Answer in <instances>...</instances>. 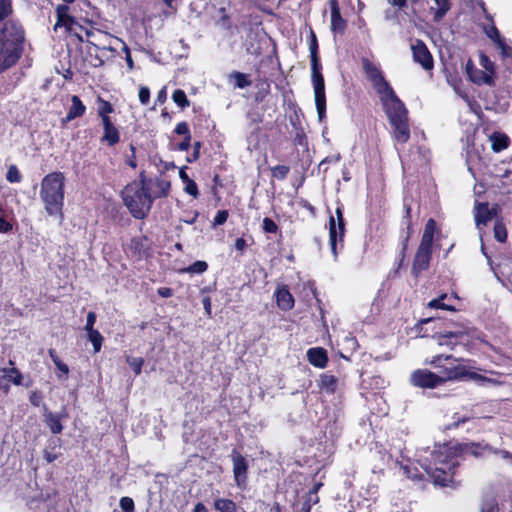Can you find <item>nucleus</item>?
<instances>
[{
    "label": "nucleus",
    "mask_w": 512,
    "mask_h": 512,
    "mask_svg": "<svg viewBox=\"0 0 512 512\" xmlns=\"http://www.w3.org/2000/svg\"><path fill=\"white\" fill-rule=\"evenodd\" d=\"M486 451L492 452V448L479 443L435 445L431 451L423 450L425 455L420 454L418 461L435 484L445 487L453 483L455 469L458 466V457L462 453L478 457L485 455ZM493 452L512 465V454L508 451L493 450Z\"/></svg>",
    "instance_id": "1"
},
{
    "label": "nucleus",
    "mask_w": 512,
    "mask_h": 512,
    "mask_svg": "<svg viewBox=\"0 0 512 512\" xmlns=\"http://www.w3.org/2000/svg\"><path fill=\"white\" fill-rule=\"evenodd\" d=\"M479 378L480 375L471 371L470 366L459 363L444 367L439 374L425 369L416 370L411 374L410 380L414 386L433 389L447 381Z\"/></svg>",
    "instance_id": "2"
},
{
    "label": "nucleus",
    "mask_w": 512,
    "mask_h": 512,
    "mask_svg": "<svg viewBox=\"0 0 512 512\" xmlns=\"http://www.w3.org/2000/svg\"><path fill=\"white\" fill-rule=\"evenodd\" d=\"M392 127L393 137L398 143H406L410 138L408 111L391 88L378 95Z\"/></svg>",
    "instance_id": "3"
},
{
    "label": "nucleus",
    "mask_w": 512,
    "mask_h": 512,
    "mask_svg": "<svg viewBox=\"0 0 512 512\" xmlns=\"http://www.w3.org/2000/svg\"><path fill=\"white\" fill-rule=\"evenodd\" d=\"M65 175L62 172H51L44 176L40 184V198L49 216L63 219Z\"/></svg>",
    "instance_id": "4"
},
{
    "label": "nucleus",
    "mask_w": 512,
    "mask_h": 512,
    "mask_svg": "<svg viewBox=\"0 0 512 512\" xmlns=\"http://www.w3.org/2000/svg\"><path fill=\"white\" fill-rule=\"evenodd\" d=\"M23 41V29L16 23H6L0 29V72L14 65L19 59Z\"/></svg>",
    "instance_id": "5"
},
{
    "label": "nucleus",
    "mask_w": 512,
    "mask_h": 512,
    "mask_svg": "<svg viewBox=\"0 0 512 512\" xmlns=\"http://www.w3.org/2000/svg\"><path fill=\"white\" fill-rule=\"evenodd\" d=\"M121 196L134 218L143 219L149 213L152 206L151 199L140 180L126 185Z\"/></svg>",
    "instance_id": "6"
},
{
    "label": "nucleus",
    "mask_w": 512,
    "mask_h": 512,
    "mask_svg": "<svg viewBox=\"0 0 512 512\" xmlns=\"http://www.w3.org/2000/svg\"><path fill=\"white\" fill-rule=\"evenodd\" d=\"M311 70L315 105L319 120L322 121L326 113V96L324 78L317 55H311Z\"/></svg>",
    "instance_id": "7"
},
{
    "label": "nucleus",
    "mask_w": 512,
    "mask_h": 512,
    "mask_svg": "<svg viewBox=\"0 0 512 512\" xmlns=\"http://www.w3.org/2000/svg\"><path fill=\"white\" fill-rule=\"evenodd\" d=\"M336 217L331 216L329 220V243L331 247L334 259H337V246L338 243L342 246L344 234H345V223L342 214V210L338 207L335 211Z\"/></svg>",
    "instance_id": "8"
},
{
    "label": "nucleus",
    "mask_w": 512,
    "mask_h": 512,
    "mask_svg": "<svg viewBox=\"0 0 512 512\" xmlns=\"http://www.w3.org/2000/svg\"><path fill=\"white\" fill-rule=\"evenodd\" d=\"M362 65L368 80L372 83V86L378 95L392 88L385 80L383 73L377 64L373 63L369 59H363Z\"/></svg>",
    "instance_id": "9"
},
{
    "label": "nucleus",
    "mask_w": 512,
    "mask_h": 512,
    "mask_svg": "<svg viewBox=\"0 0 512 512\" xmlns=\"http://www.w3.org/2000/svg\"><path fill=\"white\" fill-rule=\"evenodd\" d=\"M140 182L147 194H149L151 203L154 199L166 197L170 190V181L165 178H150L146 179L142 174L140 176Z\"/></svg>",
    "instance_id": "10"
},
{
    "label": "nucleus",
    "mask_w": 512,
    "mask_h": 512,
    "mask_svg": "<svg viewBox=\"0 0 512 512\" xmlns=\"http://www.w3.org/2000/svg\"><path fill=\"white\" fill-rule=\"evenodd\" d=\"M470 329L468 327H461L455 330L446 331L437 336L439 345H457L468 341Z\"/></svg>",
    "instance_id": "11"
},
{
    "label": "nucleus",
    "mask_w": 512,
    "mask_h": 512,
    "mask_svg": "<svg viewBox=\"0 0 512 512\" xmlns=\"http://www.w3.org/2000/svg\"><path fill=\"white\" fill-rule=\"evenodd\" d=\"M231 457L236 485L240 488H244L247 483V461L240 453L236 452L235 450L233 451Z\"/></svg>",
    "instance_id": "12"
},
{
    "label": "nucleus",
    "mask_w": 512,
    "mask_h": 512,
    "mask_svg": "<svg viewBox=\"0 0 512 512\" xmlns=\"http://www.w3.org/2000/svg\"><path fill=\"white\" fill-rule=\"evenodd\" d=\"M411 50L415 62L419 63L425 70L433 68V57L422 41L416 40L412 44Z\"/></svg>",
    "instance_id": "13"
},
{
    "label": "nucleus",
    "mask_w": 512,
    "mask_h": 512,
    "mask_svg": "<svg viewBox=\"0 0 512 512\" xmlns=\"http://www.w3.org/2000/svg\"><path fill=\"white\" fill-rule=\"evenodd\" d=\"M432 254V247L420 244L412 266V273L414 276H418L422 271L428 269Z\"/></svg>",
    "instance_id": "14"
},
{
    "label": "nucleus",
    "mask_w": 512,
    "mask_h": 512,
    "mask_svg": "<svg viewBox=\"0 0 512 512\" xmlns=\"http://www.w3.org/2000/svg\"><path fill=\"white\" fill-rule=\"evenodd\" d=\"M466 73L469 79L477 84V85H493L494 80L491 78L490 74L484 72L483 69L477 68L471 61H468L466 64Z\"/></svg>",
    "instance_id": "15"
},
{
    "label": "nucleus",
    "mask_w": 512,
    "mask_h": 512,
    "mask_svg": "<svg viewBox=\"0 0 512 512\" xmlns=\"http://www.w3.org/2000/svg\"><path fill=\"white\" fill-rule=\"evenodd\" d=\"M0 388L8 390L10 383L20 385L22 380L21 373L15 368H4L0 371Z\"/></svg>",
    "instance_id": "16"
},
{
    "label": "nucleus",
    "mask_w": 512,
    "mask_h": 512,
    "mask_svg": "<svg viewBox=\"0 0 512 512\" xmlns=\"http://www.w3.org/2000/svg\"><path fill=\"white\" fill-rule=\"evenodd\" d=\"M57 22L54 29L65 27L67 31L73 30L74 19L69 15V7L67 5H58L56 8Z\"/></svg>",
    "instance_id": "17"
},
{
    "label": "nucleus",
    "mask_w": 512,
    "mask_h": 512,
    "mask_svg": "<svg viewBox=\"0 0 512 512\" xmlns=\"http://www.w3.org/2000/svg\"><path fill=\"white\" fill-rule=\"evenodd\" d=\"M275 297L277 306L283 310L288 311L291 310L294 306V298L289 292L288 288L285 286L279 287L275 291Z\"/></svg>",
    "instance_id": "18"
},
{
    "label": "nucleus",
    "mask_w": 512,
    "mask_h": 512,
    "mask_svg": "<svg viewBox=\"0 0 512 512\" xmlns=\"http://www.w3.org/2000/svg\"><path fill=\"white\" fill-rule=\"evenodd\" d=\"M307 357L308 361L318 368H324L328 361L326 350L323 348H310Z\"/></svg>",
    "instance_id": "19"
},
{
    "label": "nucleus",
    "mask_w": 512,
    "mask_h": 512,
    "mask_svg": "<svg viewBox=\"0 0 512 512\" xmlns=\"http://www.w3.org/2000/svg\"><path fill=\"white\" fill-rule=\"evenodd\" d=\"M339 385V379L332 374L324 373L320 376L319 387L328 394H333L338 391Z\"/></svg>",
    "instance_id": "20"
},
{
    "label": "nucleus",
    "mask_w": 512,
    "mask_h": 512,
    "mask_svg": "<svg viewBox=\"0 0 512 512\" xmlns=\"http://www.w3.org/2000/svg\"><path fill=\"white\" fill-rule=\"evenodd\" d=\"M65 416H66L65 414L53 413V412L48 411L45 408V411H44L45 422L53 434H59L62 432L63 426L61 424V420Z\"/></svg>",
    "instance_id": "21"
},
{
    "label": "nucleus",
    "mask_w": 512,
    "mask_h": 512,
    "mask_svg": "<svg viewBox=\"0 0 512 512\" xmlns=\"http://www.w3.org/2000/svg\"><path fill=\"white\" fill-rule=\"evenodd\" d=\"M433 5L430 6L433 12V20L440 22L451 8L450 0H431Z\"/></svg>",
    "instance_id": "22"
},
{
    "label": "nucleus",
    "mask_w": 512,
    "mask_h": 512,
    "mask_svg": "<svg viewBox=\"0 0 512 512\" xmlns=\"http://www.w3.org/2000/svg\"><path fill=\"white\" fill-rule=\"evenodd\" d=\"M491 148L495 153H499L508 148L510 144L509 137L502 132H493L489 136Z\"/></svg>",
    "instance_id": "23"
},
{
    "label": "nucleus",
    "mask_w": 512,
    "mask_h": 512,
    "mask_svg": "<svg viewBox=\"0 0 512 512\" xmlns=\"http://www.w3.org/2000/svg\"><path fill=\"white\" fill-rule=\"evenodd\" d=\"M492 218V213L489 209L488 204L486 203H479L475 207V222L476 226L479 230H481V227L486 225L488 221H490Z\"/></svg>",
    "instance_id": "24"
},
{
    "label": "nucleus",
    "mask_w": 512,
    "mask_h": 512,
    "mask_svg": "<svg viewBox=\"0 0 512 512\" xmlns=\"http://www.w3.org/2000/svg\"><path fill=\"white\" fill-rule=\"evenodd\" d=\"M71 102L72 104L66 117L64 118V122H69L75 118L81 117L86 111V106L82 103L78 96L73 95L71 97Z\"/></svg>",
    "instance_id": "25"
},
{
    "label": "nucleus",
    "mask_w": 512,
    "mask_h": 512,
    "mask_svg": "<svg viewBox=\"0 0 512 512\" xmlns=\"http://www.w3.org/2000/svg\"><path fill=\"white\" fill-rule=\"evenodd\" d=\"M346 26L345 20L341 17L338 4L335 0L331 2V28L334 32H343Z\"/></svg>",
    "instance_id": "26"
},
{
    "label": "nucleus",
    "mask_w": 512,
    "mask_h": 512,
    "mask_svg": "<svg viewBox=\"0 0 512 512\" xmlns=\"http://www.w3.org/2000/svg\"><path fill=\"white\" fill-rule=\"evenodd\" d=\"M391 512H411L410 504L400 491L393 493L390 498Z\"/></svg>",
    "instance_id": "27"
},
{
    "label": "nucleus",
    "mask_w": 512,
    "mask_h": 512,
    "mask_svg": "<svg viewBox=\"0 0 512 512\" xmlns=\"http://www.w3.org/2000/svg\"><path fill=\"white\" fill-rule=\"evenodd\" d=\"M436 232V222L434 219H429L425 225L420 244L426 246H433L434 235Z\"/></svg>",
    "instance_id": "28"
},
{
    "label": "nucleus",
    "mask_w": 512,
    "mask_h": 512,
    "mask_svg": "<svg viewBox=\"0 0 512 512\" xmlns=\"http://www.w3.org/2000/svg\"><path fill=\"white\" fill-rule=\"evenodd\" d=\"M119 139V132L115 126L104 129L102 141L107 142L110 146H113L119 142Z\"/></svg>",
    "instance_id": "29"
},
{
    "label": "nucleus",
    "mask_w": 512,
    "mask_h": 512,
    "mask_svg": "<svg viewBox=\"0 0 512 512\" xmlns=\"http://www.w3.org/2000/svg\"><path fill=\"white\" fill-rule=\"evenodd\" d=\"M208 269V264L205 261H196L192 265L180 270L181 273L202 274Z\"/></svg>",
    "instance_id": "30"
},
{
    "label": "nucleus",
    "mask_w": 512,
    "mask_h": 512,
    "mask_svg": "<svg viewBox=\"0 0 512 512\" xmlns=\"http://www.w3.org/2000/svg\"><path fill=\"white\" fill-rule=\"evenodd\" d=\"M215 508L220 512H235L236 505L230 499L220 498L215 501Z\"/></svg>",
    "instance_id": "31"
},
{
    "label": "nucleus",
    "mask_w": 512,
    "mask_h": 512,
    "mask_svg": "<svg viewBox=\"0 0 512 512\" xmlns=\"http://www.w3.org/2000/svg\"><path fill=\"white\" fill-rule=\"evenodd\" d=\"M88 340L92 343L95 353L101 350L103 337L98 330H93L87 333Z\"/></svg>",
    "instance_id": "32"
},
{
    "label": "nucleus",
    "mask_w": 512,
    "mask_h": 512,
    "mask_svg": "<svg viewBox=\"0 0 512 512\" xmlns=\"http://www.w3.org/2000/svg\"><path fill=\"white\" fill-rule=\"evenodd\" d=\"M114 111V108L111 103L102 99L101 97L97 98V112L99 116H106L111 114Z\"/></svg>",
    "instance_id": "33"
},
{
    "label": "nucleus",
    "mask_w": 512,
    "mask_h": 512,
    "mask_svg": "<svg viewBox=\"0 0 512 512\" xmlns=\"http://www.w3.org/2000/svg\"><path fill=\"white\" fill-rule=\"evenodd\" d=\"M479 60H480V66L483 68L484 72L489 73L491 78L494 79V74H495L494 63L489 59L488 56H486L483 53L480 54Z\"/></svg>",
    "instance_id": "34"
},
{
    "label": "nucleus",
    "mask_w": 512,
    "mask_h": 512,
    "mask_svg": "<svg viewBox=\"0 0 512 512\" xmlns=\"http://www.w3.org/2000/svg\"><path fill=\"white\" fill-rule=\"evenodd\" d=\"M12 11L11 0H0V29L4 27L7 22H3Z\"/></svg>",
    "instance_id": "35"
},
{
    "label": "nucleus",
    "mask_w": 512,
    "mask_h": 512,
    "mask_svg": "<svg viewBox=\"0 0 512 512\" xmlns=\"http://www.w3.org/2000/svg\"><path fill=\"white\" fill-rule=\"evenodd\" d=\"M172 99L181 108H186L190 105L185 92L181 89H177L173 92Z\"/></svg>",
    "instance_id": "36"
},
{
    "label": "nucleus",
    "mask_w": 512,
    "mask_h": 512,
    "mask_svg": "<svg viewBox=\"0 0 512 512\" xmlns=\"http://www.w3.org/2000/svg\"><path fill=\"white\" fill-rule=\"evenodd\" d=\"M494 237L497 241L503 243L507 240V230L501 221H497L494 226Z\"/></svg>",
    "instance_id": "37"
},
{
    "label": "nucleus",
    "mask_w": 512,
    "mask_h": 512,
    "mask_svg": "<svg viewBox=\"0 0 512 512\" xmlns=\"http://www.w3.org/2000/svg\"><path fill=\"white\" fill-rule=\"evenodd\" d=\"M231 78L235 80V86L237 88L243 89L250 86L251 82L248 80L247 76L240 72H234L230 75Z\"/></svg>",
    "instance_id": "38"
},
{
    "label": "nucleus",
    "mask_w": 512,
    "mask_h": 512,
    "mask_svg": "<svg viewBox=\"0 0 512 512\" xmlns=\"http://www.w3.org/2000/svg\"><path fill=\"white\" fill-rule=\"evenodd\" d=\"M319 502V497L315 492H309L300 512H309L313 505Z\"/></svg>",
    "instance_id": "39"
},
{
    "label": "nucleus",
    "mask_w": 512,
    "mask_h": 512,
    "mask_svg": "<svg viewBox=\"0 0 512 512\" xmlns=\"http://www.w3.org/2000/svg\"><path fill=\"white\" fill-rule=\"evenodd\" d=\"M447 298L446 294L441 295L440 297L431 300L428 303L429 308L443 309V310H453V307L447 305L444 300Z\"/></svg>",
    "instance_id": "40"
},
{
    "label": "nucleus",
    "mask_w": 512,
    "mask_h": 512,
    "mask_svg": "<svg viewBox=\"0 0 512 512\" xmlns=\"http://www.w3.org/2000/svg\"><path fill=\"white\" fill-rule=\"evenodd\" d=\"M6 179L10 183H19L22 180V175L16 165L9 166Z\"/></svg>",
    "instance_id": "41"
},
{
    "label": "nucleus",
    "mask_w": 512,
    "mask_h": 512,
    "mask_svg": "<svg viewBox=\"0 0 512 512\" xmlns=\"http://www.w3.org/2000/svg\"><path fill=\"white\" fill-rule=\"evenodd\" d=\"M126 361L129 364V366L133 369L136 375H139L141 373L142 366L144 363L143 358L127 356Z\"/></svg>",
    "instance_id": "42"
},
{
    "label": "nucleus",
    "mask_w": 512,
    "mask_h": 512,
    "mask_svg": "<svg viewBox=\"0 0 512 512\" xmlns=\"http://www.w3.org/2000/svg\"><path fill=\"white\" fill-rule=\"evenodd\" d=\"M401 470L403 472V475H405L407 478H410L412 480L421 479V475L418 472L417 468H412V466L410 465H401Z\"/></svg>",
    "instance_id": "43"
},
{
    "label": "nucleus",
    "mask_w": 512,
    "mask_h": 512,
    "mask_svg": "<svg viewBox=\"0 0 512 512\" xmlns=\"http://www.w3.org/2000/svg\"><path fill=\"white\" fill-rule=\"evenodd\" d=\"M486 35L494 42L496 43L500 39H502V36L500 35L499 30L496 28V26L492 23L484 28Z\"/></svg>",
    "instance_id": "44"
},
{
    "label": "nucleus",
    "mask_w": 512,
    "mask_h": 512,
    "mask_svg": "<svg viewBox=\"0 0 512 512\" xmlns=\"http://www.w3.org/2000/svg\"><path fill=\"white\" fill-rule=\"evenodd\" d=\"M289 173V167L285 165H277L272 168L273 177L283 180L287 177Z\"/></svg>",
    "instance_id": "45"
},
{
    "label": "nucleus",
    "mask_w": 512,
    "mask_h": 512,
    "mask_svg": "<svg viewBox=\"0 0 512 512\" xmlns=\"http://www.w3.org/2000/svg\"><path fill=\"white\" fill-rule=\"evenodd\" d=\"M480 512H498V506L495 499L490 498L482 503Z\"/></svg>",
    "instance_id": "46"
},
{
    "label": "nucleus",
    "mask_w": 512,
    "mask_h": 512,
    "mask_svg": "<svg viewBox=\"0 0 512 512\" xmlns=\"http://www.w3.org/2000/svg\"><path fill=\"white\" fill-rule=\"evenodd\" d=\"M120 507L123 510V512H134V501L130 497H122L120 499Z\"/></svg>",
    "instance_id": "47"
},
{
    "label": "nucleus",
    "mask_w": 512,
    "mask_h": 512,
    "mask_svg": "<svg viewBox=\"0 0 512 512\" xmlns=\"http://www.w3.org/2000/svg\"><path fill=\"white\" fill-rule=\"evenodd\" d=\"M263 230L266 233H277L278 226L271 218L265 217L263 219Z\"/></svg>",
    "instance_id": "48"
},
{
    "label": "nucleus",
    "mask_w": 512,
    "mask_h": 512,
    "mask_svg": "<svg viewBox=\"0 0 512 512\" xmlns=\"http://www.w3.org/2000/svg\"><path fill=\"white\" fill-rule=\"evenodd\" d=\"M185 187H184V191L193 196L194 198H196L198 196V188H197V185L196 183L191 179L190 181L184 183Z\"/></svg>",
    "instance_id": "49"
},
{
    "label": "nucleus",
    "mask_w": 512,
    "mask_h": 512,
    "mask_svg": "<svg viewBox=\"0 0 512 512\" xmlns=\"http://www.w3.org/2000/svg\"><path fill=\"white\" fill-rule=\"evenodd\" d=\"M497 47L500 49L501 54L504 58L509 57L511 54V48L509 45H507L504 38L500 39L495 43Z\"/></svg>",
    "instance_id": "50"
},
{
    "label": "nucleus",
    "mask_w": 512,
    "mask_h": 512,
    "mask_svg": "<svg viewBox=\"0 0 512 512\" xmlns=\"http://www.w3.org/2000/svg\"><path fill=\"white\" fill-rule=\"evenodd\" d=\"M138 96H139V101L141 102V104H143V105L148 104L149 99H150L149 88L146 86H141L139 89Z\"/></svg>",
    "instance_id": "51"
},
{
    "label": "nucleus",
    "mask_w": 512,
    "mask_h": 512,
    "mask_svg": "<svg viewBox=\"0 0 512 512\" xmlns=\"http://www.w3.org/2000/svg\"><path fill=\"white\" fill-rule=\"evenodd\" d=\"M227 218H228V212L226 210H220L216 213V216L214 217L213 224L215 226L222 225L227 221Z\"/></svg>",
    "instance_id": "52"
},
{
    "label": "nucleus",
    "mask_w": 512,
    "mask_h": 512,
    "mask_svg": "<svg viewBox=\"0 0 512 512\" xmlns=\"http://www.w3.org/2000/svg\"><path fill=\"white\" fill-rule=\"evenodd\" d=\"M442 360L451 361L452 356L451 355H436V356L432 357V359L429 361V363L435 367H441Z\"/></svg>",
    "instance_id": "53"
},
{
    "label": "nucleus",
    "mask_w": 512,
    "mask_h": 512,
    "mask_svg": "<svg viewBox=\"0 0 512 512\" xmlns=\"http://www.w3.org/2000/svg\"><path fill=\"white\" fill-rule=\"evenodd\" d=\"M96 322V315L94 312H89L87 314V319H86V325H85V330L86 332H90V331H93L95 330L94 329V324Z\"/></svg>",
    "instance_id": "54"
},
{
    "label": "nucleus",
    "mask_w": 512,
    "mask_h": 512,
    "mask_svg": "<svg viewBox=\"0 0 512 512\" xmlns=\"http://www.w3.org/2000/svg\"><path fill=\"white\" fill-rule=\"evenodd\" d=\"M175 132L179 135H184V137L191 136L188 124L186 122L178 123L175 128Z\"/></svg>",
    "instance_id": "55"
},
{
    "label": "nucleus",
    "mask_w": 512,
    "mask_h": 512,
    "mask_svg": "<svg viewBox=\"0 0 512 512\" xmlns=\"http://www.w3.org/2000/svg\"><path fill=\"white\" fill-rule=\"evenodd\" d=\"M115 40H116L117 42H121V43L123 44V48H122V50H123V51L125 52V54H126L125 59H126L127 65H128V67H129V68H132V67H133V60H132V57H131V55H130V50H129L128 46H127L125 43H123V42H122L120 39H118V38H116Z\"/></svg>",
    "instance_id": "56"
},
{
    "label": "nucleus",
    "mask_w": 512,
    "mask_h": 512,
    "mask_svg": "<svg viewBox=\"0 0 512 512\" xmlns=\"http://www.w3.org/2000/svg\"><path fill=\"white\" fill-rule=\"evenodd\" d=\"M29 400L33 406L38 407L42 402V395L39 392L34 391L31 393Z\"/></svg>",
    "instance_id": "57"
},
{
    "label": "nucleus",
    "mask_w": 512,
    "mask_h": 512,
    "mask_svg": "<svg viewBox=\"0 0 512 512\" xmlns=\"http://www.w3.org/2000/svg\"><path fill=\"white\" fill-rule=\"evenodd\" d=\"M12 229V225L0 215V233H7Z\"/></svg>",
    "instance_id": "58"
},
{
    "label": "nucleus",
    "mask_w": 512,
    "mask_h": 512,
    "mask_svg": "<svg viewBox=\"0 0 512 512\" xmlns=\"http://www.w3.org/2000/svg\"><path fill=\"white\" fill-rule=\"evenodd\" d=\"M191 136L184 137L183 141L178 144L180 151H188L190 148Z\"/></svg>",
    "instance_id": "59"
},
{
    "label": "nucleus",
    "mask_w": 512,
    "mask_h": 512,
    "mask_svg": "<svg viewBox=\"0 0 512 512\" xmlns=\"http://www.w3.org/2000/svg\"><path fill=\"white\" fill-rule=\"evenodd\" d=\"M456 92L459 93V95L463 98V100L466 102V104L469 106V108L472 110V111H475V106L477 105V103L472 100L471 98H469L466 94H462L458 91V89H456Z\"/></svg>",
    "instance_id": "60"
},
{
    "label": "nucleus",
    "mask_w": 512,
    "mask_h": 512,
    "mask_svg": "<svg viewBox=\"0 0 512 512\" xmlns=\"http://www.w3.org/2000/svg\"><path fill=\"white\" fill-rule=\"evenodd\" d=\"M56 367L60 372L59 374H57V377L62 378V375H64L66 378L69 373V367L63 362H61V364L57 365Z\"/></svg>",
    "instance_id": "61"
},
{
    "label": "nucleus",
    "mask_w": 512,
    "mask_h": 512,
    "mask_svg": "<svg viewBox=\"0 0 512 512\" xmlns=\"http://www.w3.org/2000/svg\"><path fill=\"white\" fill-rule=\"evenodd\" d=\"M157 292H158L159 296H161L163 298H168L173 295V290L168 287H160V288H158Z\"/></svg>",
    "instance_id": "62"
},
{
    "label": "nucleus",
    "mask_w": 512,
    "mask_h": 512,
    "mask_svg": "<svg viewBox=\"0 0 512 512\" xmlns=\"http://www.w3.org/2000/svg\"><path fill=\"white\" fill-rule=\"evenodd\" d=\"M99 117L101 118L103 129L111 128L114 126L109 115Z\"/></svg>",
    "instance_id": "63"
},
{
    "label": "nucleus",
    "mask_w": 512,
    "mask_h": 512,
    "mask_svg": "<svg viewBox=\"0 0 512 512\" xmlns=\"http://www.w3.org/2000/svg\"><path fill=\"white\" fill-rule=\"evenodd\" d=\"M203 307L205 309V312L208 316L211 315V300L209 297H204L202 299Z\"/></svg>",
    "instance_id": "64"
}]
</instances>
